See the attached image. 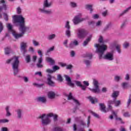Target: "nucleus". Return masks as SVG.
<instances>
[{
  "instance_id": "19",
  "label": "nucleus",
  "mask_w": 131,
  "mask_h": 131,
  "mask_svg": "<svg viewBox=\"0 0 131 131\" xmlns=\"http://www.w3.org/2000/svg\"><path fill=\"white\" fill-rule=\"evenodd\" d=\"M78 41H77V40H74L70 43L69 47L71 48V49H73V48H74V47H77V46H78Z\"/></svg>"
},
{
  "instance_id": "60",
  "label": "nucleus",
  "mask_w": 131,
  "mask_h": 131,
  "mask_svg": "<svg viewBox=\"0 0 131 131\" xmlns=\"http://www.w3.org/2000/svg\"><path fill=\"white\" fill-rule=\"evenodd\" d=\"M86 57L89 59H92V58H93V55L91 53L87 54Z\"/></svg>"
},
{
  "instance_id": "54",
  "label": "nucleus",
  "mask_w": 131,
  "mask_h": 131,
  "mask_svg": "<svg viewBox=\"0 0 131 131\" xmlns=\"http://www.w3.org/2000/svg\"><path fill=\"white\" fill-rule=\"evenodd\" d=\"M21 8L20 7H17V9H16V12H17V14H20L21 12Z\"/></svg>"
},
{
  "instance_id": "8",
  "label": "nucleus",
  "mask_w": 131,
  "mask_h": 131,
  "mask_svg": "<svg viewBox=\"0 0 131 131\" xmlns=\"http://www.w3.org/2000/svg\"><path fill=\"white\" fill-rule=\"evenodd\" d=\"M77 36L78 38H84L88 35V31L84 29L78 28L76 30Z\"/></svg>"
},
{
  "instance_id": "36",
  "label": "nucleus",
  "mask_w": 131,
  "mask_h": 131,
  "mask_svg": "<svg viewBox=\"0 0 131 131\" xmlns=\"http://www.w3.org/2000/svg\"><path fill=\"white\" fill-rule=\"evenodd\" d=\"M9 120L7 119H0V124H2V123H7L9 122Z\"/></svg>"
},
{
  "instance_id": "22",
  "label": "nucleus",
  "mask_w": 131,
  "mask_h": 131,
  "mask_svg": "<svg viewBox=\"0 0 131 131\" xmlns=\"http://www.w3.org/2000/svg\"><path fill=\"white\" fill-rule=\"evenodd\" d=\"M11 109V106L7 105L5 107V110L6 112V116L7 117H10L12 115V114H11V112H10V110Z\"/></svg>"
},
{
  "instance_id": "20",
  "label": "nucleus",
  "mask_w": 131,
  "mask_h": 131,
  "mask_svg": "<svg viewBox=\"0 0 131 131\" xmlns=\"http://www.w3.org/2000/svg\"><path fill=\"white\" fill-rule=\"evenodd\" d=\"M92 37H93V35L92 34L89 35L88 38L86 39V40L84 41L83 43V47H86V46H88V45L89 44V42L91 41V40L92 39Z\"/></svg>"
},
{
  "instance_id": "23",
  "label": "nucleus",
  "mask_w": 131,
  "mask_h": 131,
  "mask_svg": "<svg viewBox=\"0 0 131 131\" xmlns=\"http://www.w3.org/2000/svg\"><path fill=\"white\" fill-rule=\"evenodd\" d=\"M131 10V6L128 7L127 9L123 11L121 13L119 14V17H122L124 15H125L126 13H128V12Z\"/></svg>"
},
{
  "instance_id": "59",
  "label": "nucleus",
  "mask_w": 131,
  "mask_h": 131,
  "mask_svg": "<svg viewBox=\"0 0 131 131\" xmlns=\"http://www.w3.org/2000/svg\"><path fill=\"white\" fill-rule=\"evenodd\" d=\"M108 15V11L106 10L105 11L102 12V16L103 17H106Z\"/></svg>"
},
{
  "instance_id": "46",
  "label": "nucleus",
  "mask_w": 131,
  "mask_h": 131,
  "mask_svg": "<svg viewBox=\"0 0 131 131\" xmlns=\"http://www.w3.org/2000/svg\"><path fill=\"white\" fill-rule=\"evenodd\" d=\"M123 116H124V117H130V114H129L128 112H126L123 114Z\"/></svg>"
},
{
  "instance_id": "25",
  "label": "nucleus",
  "mask_w": 131,
  "mask_h": 131,
  "mask_svg": "<svg viewBox=\"0 0 131 131\" xmlns=\"http://www.w3.org/2000/svg\"><path fill=\"white\" fill-rule=\"evenodd\" d=\"M75 121L79 122V123L81 125H83V126H85V123L81 120V117H76L75 118Z\"/></svg>"
},
{
  "instance_id": "12",
  "label": "nucleus",
  "mask_w": 131,
  "mask_h": 131,
  "mask_svg": "<svg viewBox=\"0 0 131 131\" xmlns=\"http://www.w3.org/2000/svg\"><path fill=\"white\" fill-rule=\"evenodd\" d=\"M53 79H55V77H53L51 75H48L47 83L50 86L54 87L56 85Z\"/></svg>"
},
{
  "instance_id": "62",
  "label": "nucleus",
  "mask_w": 131,
  "mask_h": 131,
  "mask_svg": "<svg viewBox=\"0 0 131 131\" xmlns=\"http://www.w3.org/2000/svg\"><path fill=\"white\" fill-rule=\"evenodd\" d=\"M96 26H101L102 25V21L101 20H99L96 23Z\"/></svg>"
},
{
  "instance_id": "55",
  "label": "nucleus",
  "mask_w": 131,
  "mask_h": 131,
  "mask_svg": "<svg viewBox=\"0 0 131 131\" xmlns=\"http://www.w3.org/2000/svg\"><path fill=\"white\" fill-rule=\"evenodd\" d=\"M53 69L54 71H56L57 70H59V69H60V68L57 66H55L53 67Z\"/></svg>"
},
{
  "instance_id": "13",
  "label": "nucleus",
  "mask_w": 131,
  "mask_h": 131,
  "mask_svg": "<svg viewBox=\"0 0 131 131\" xmlns=\"http://www.w3.org/2000/svg\"><path fill=\"white\" fill-rule=\"evenodd\" d=\"M64 77L67 82L68 85H69V86H71V88H74V83H72L71 78H70V77L67 75H65Z\"/></svg>"
},
{
  "instance_id": "39",
  "label": "nucleus",
  "mask_w": 131,
  "mask_h": 131,
  "mask_svg": "<svg viewBox=\"0 0 131 131\" xmlns=\"http://www.w3.org/2000/svg\"><path fill=\"white\" fill-rule=\"evenodd\" d=\"M116 49L119 54H120V53H121V50H120V45H117L116 46Z\"/></svg>"
},
{
  "instance_id": "9",
  "label": "nucleus",
  "mask_w": 131,
  "mask_h": 131,
  "mask_svg": "<svg viewBox=\"0 0 131 131\" xmlns=\"http://www.w3.org/2000/svg\"><path fill=\"white\" fill-rule=\"evenodd\" d=\"M81 16V13H79L77 15L74 17V19H73V22L75 25H77V24H78L81 22H83V21H85V18L80 17Z\"/></svg>"
},
{
  "instance_id": "32",
  "label": "nucleus",
  "mask_w": 131,
  "mask_h": 131,
  "mask_svg": "<svg viewBox=\"0 0 131 131\" xmlns=\"http://www.w3.org/2000/svg\"><path fill=\"white\" fill-rule=\"evenodd\" d=\"M119 95V92L118 91H114L112 94L113 98H117L118 95Z\"/></svg>"
},
{
  "instance_id": "21",
  "label": "nucleus",
  "mask_w": 131,
  "mask_h": 131,
  "mask_svg": "<svg viewBox=\"0 0 131 131\" xmlns=\"http://www.w3.org/2000/svg\"><path fill=\"white\" fill-rule=\"evenodd\" d=\"M0 5H2V6H0V11H2L3 9L4 10H7V6L6 5V2L5 0L0 1Z\"/></svg>"
},
{
  "instance_id": "3",
  "label": "nucleus",
  "mask_w": 131,
  "mask_h": 131,
  "mask_svg": "<svg viewBox=\"0 0 131 131\" xmlns=\"http://www.w3.org/2000/svg\"><path fill=\"white\" fill-rule=\"evenodd\" d=\"M51 117H53L54 121L56 122L58 120V115L53 113L43 114L40 115V118L41 119V123L43 126H47V125L51 124V123L52 122Z\"/></svg>"
},
{
  "instance_id": "47",
  "label": "nucleus",
  "mask_w": 131,
  "mask_h": 131,
  "mask_svg": "<svg viewBox=\"0 0 131 131\" xmlns=\"http://www.w3.org/2000/svg\"><path fill=\"white\" fill-rule=\"evenodd\" d=\"M54 50H55V46H53L52 47L49 48L48 50H47V53H49L50 52H53V51H54Z\"/></svg>"
},
{
  "instance_id": "1",
  "label": "nucleus",
  "mask_w": 131,
  "mask_h": 131,
  "mask_svg": "<svg viewBox=\"0 0 131 131\" xmlns=\"http://www.w3.org/2000/svg\"><path fill=\"white\" fill-rule=\"evenodd\" d=\"M13 23L14 25H19V30L20 33H18L13 29V26L11 24H7L6 26L8 31L11 32L15 39H18L23 36L27 30H29V27L25 25V18L22 15H14L13 17Z\"/></svg>"
},
{
  "instance_id": "48",
  "label": "nucleus",
  "mask_w": 131,
  "mask_h": 131,
  "mask_svg": "<svg viewBox=\"0 0 131 131\" xmlns=\"http://www.w3.org/2000/svg\"><path fill=\"white\" fill-rule=\"evenodd\" d=\"M121 79H122V78L120 76H116L115 77V80L116 81H119Z\"/></svg>"
},
{
  "instance_id": "50",
  "label": "nucleus",
  "mask_w": 131,
  "mask_h": 131,
  "mask_svg": "<svg viewBox=\"0 0 131 131\" xmlns=\"http://www.w3.org/2000/svg\"><path fill=\"white\" fill-rule=\"evenodd\" d=\"M68 40H65L63 41V45L64 46V47H66V48H68Z\"/></svg>"
},
{
  "instance_id": "31",
  "label": "nucleus",
  "mask_w": 131,
  "mask_h": 131,
  "mask_svg": "<svg viewBox=\"0 0 131 131\" xmlns=\"http://www.w3.org/2000/svg\"><path fill=\"white\" fill-rule=\"evenodd\" d=\"M11 48H6L5 49V55H9V54L11 53Z\"/></svg>"
},
{
  "instance_id": "45",
  "label": "nucleus",
  "mask_w": 131,
  "mask_h": 131,
  "mask_svg": "<svg viewBox=\"0 0 131 131\" xmlns=\"http://www.w3.org/2000/svg\"><path fill=\"white\" fill-rule=\"evenodd\" d=\"M24 81L26 83L29 81V78L28 77L24 76L23 77Z\"/></svg>"
},
{
  "instance_id": "16",
  "label": "nucleus",
  "mask_w": 131,
  "mask_h": 131,
  "mask_svg": "<svg viewBox=\"0 0 131 131\" xmlns=\"http://www.w3.org/2000/svg\"><path fill=\"white\" fill-rule=\"evenodd\" d=\"M36 101L38 103L46 104L47 103V97L46 96H39L36 98Z\"/></svg>"
},
{
  "instance_id": "2",
  "label": "nucleus",
  "mask_w": 131,
  "mask_h": 131,
  "mask_svg": "<svg viewBox=\"0 0 131 131\" xmlns=\"http://www.w3.org/2000/svg\"><path fill=\"white\" fill-rule=\"evenodd\" d=\"M95 48H97L96 52L98 54L99 58L101 59H105L108 61H113L114 60V55L113 54V51L111 52H108L103 57L105 51L107 50V46L105 45H100L99 44H96L95 45Z\"/></svg>"
},
{
  "instance_id": "5",
  "label": "nucleus",
  "mask_w": 131,
  "mask_h": 131,
  "mask_svg": "<svg viewBox=\"0 0 131 131\" xmlns=\"http://www.w3.org/2000/svg\"><path fill=\"white\" fill-rule=\"evenodd\" d=\"M108 104L109 105L107 110H106V106H105V104H104V103L99 104L100 110L102 112L106 113V112H108L109 110H112V106L111 105L114 104L115 107H118L120 105H121V101L117 100L116 99L114 100H109Z\"/></svg>"
},
{
  "instance_id": "53",
  "label": "nucleus",
  "mask_w": 131,
  "mask_h": 131,
  "mask_svg": "<svg viewBox=\"0 0 131 131\" xmlns=\"http://www.w3.org/2000/svg\"><path fill=\"white\" fill-rule=\"evenodd\" d=\"M131 103V99L130 97L129 98L127 102V108H128L129 107V104Z\"/></svg>"
},
{
  "instance_id": "52",
  "label": "nucleus",
  "mask_w": 131,
  "mask_h": 131,
  "mask_svg": "<svg viewBox=\"0 0 131 131\" xmlns=\"http://www.w3.org/2000/svg\"><path fill=\"white\" fill-rule=\"evenodd\" d=\"M29 52H31V53H34V48L32 47H29Z\"/></svg>"
},
{
  "instance_id": "27",
  "label": "nucleus",
  "mask_w": 131,
  "mask_h": 131,
  "mask_svg": "<svg viewBox=\"0 0 131 131\" xmlns=\"http://www.w3.org/2000/svg\"><path fill=\"white\" fill-rule=\"evenodd\" d=\"M46 61L50 63V65H54L55 64V60L51 57H46Z\"/></svg>"
},
{
  "instance_id": "57",
  "label": "nucleus",
  "mask_w": 131,
  "mask_h": 131,
  "mask_svg": "<svg viewBox=\"0 0 131 131\" xmlns=\"http://www.w3.org/2000/svg\"><path fill=\"white\" fill-rule=\"evenodd\" d=\"M93 19H99V15L98 14H93L92 16Z\"/></svg>"
},
{
  "instance_id": "33",
  "label": "nucleus",
  "mask_w": 131,
  "mask_h": 131,
  "mask_svg": "<svg viewBox=\"0 0 131 131\" xmlns=\"http://www.w3.org/2000/svg\"><path fill=\"white\" fill-rule=\"evenodd\" d=\"M126 24H127V19H125L122 24L121 25V28H124V27H125V26H126Z\"/></svg>"
},
{
  "instance_id": "24",
  "label": "nucleus",
  "mask_w": 131,
  "mask_h": 131,
  "mask_svg": "<svg viewBox=\"0 0 131 131\" xmlns=\"http://www.w3.org/2000/svg\"><path fill=\"white\" fill-rule=\"evenodd\" d=\"M56 93L53 91H50L48 93V96L49 99H55Z\"/></svg>"
},
{
  "instance_id": "28",
  "label": "nucleus",
  "mask_w": 131,
  "mask_h": 131,
  "mask_svg": "<svg viewBox=\"0 0 131 131\" xmlns=\"http://www.w3.org/2000/svg\"><path fill=\"white\" fill-rule=\"evenodd\" d=\"M85 8L86 10H89L90 11V13H92L93 12V5H86L85 6Z\"/></svg>"
},
{
  "instance_id": "17",
  "label": "nucleus",
  "mask_w": 131,
  "mask_h": 131,
  "mask_svg": "<svg viewBox=\"0 0 131 131\" xmlns=\"http://www.w3.org/2000/svg\"><path fill=\"white\" fill-rule=\"evenodd\" d=\"M68 99V100H72L73 102H74V103H76V105H77V106H79L80 105V103H79L78 100L75 99L74 97L72 96V93H71L69 94Z\"/></svg>"
},
{
  "instance_id": "15",
  "label": "nucleus",
  "mask_w": 131,
  "mask_h": 131,
  "mask_svg": "<svg viewBox=\"0 0 131 131\" xmlns=\"http://www.w3.org/2000/svg\"><path fill=\"white\" fill-rule=\"evenodd\" d=\"M16 113V118L17 119H22L23 118V110L17 109L15 111Z\"/></svg>"
},
{
  "instance_id": "18",
  "label": "nucleus",
  "mask_w": 131,
  "mask_h": 131,
  "mask_svg": "<svg viewBox=\"0 0 131 131\" xmlns=\"http://www.w3.org/2000/svg\"><path fill=\"white\" fill-rule=\"evenodd\" d=\"M74 82H75V83H76V85H77V86H79L80 88H81V89L83 91H85L86 87L85 86L81 84V82H80L79 81L75 80Z\"/></svg>"
},
{
  "instance_id": "56",
  "label": "nucleus",
  "mask_w": 131,
  "mask_h": 131,
  "mask_svg": "<svg viewBox=\"0 0 131 131\" xmlns=\"http://www.w3.org/2000/svg\"><path fill=\"white\" fill-rule=\"evenodd\" d=\"M4 29V26H3V23L2 22H0V33L3 31V30Z\"/></svg>"
},
{
  "instance_id": "42",
  "label": "nucleus",
  "mask_w": 131,
  "mask_h": 131,
  "mask_svg": "<svg viewBox=\"0 0 131 131\" xmlns=\"http://www.w3.org/2000/svg\"><path fill=\"white\" fill-rule=\"evenodd\" d=\"M84 62L85 64V65H86V66L88 67L91 65V61L90 60H85L84 61Z\"/></svg>"
},
{
  "instance_id": "30",
  "label": "nucleus",
  "mask_w": 131,
  "mask_h": 131,
  "mask_svg": "<svg viewBox=\"0 0 131 131\" xmlns=\"http://www.w3.org/2000/svg\"><path fill=\"white\" fill-rule=\"evenodd\" d=\"M56 37V34H52L48 35L47 39L48 40H52V39H54Z\"/></svg>"
},
{
  "instance_id": "44",
  "label": "nucleus",
  "mask_w": 131,
  "mask_h": 131,
  "mask_svg": "<svg viewBox=\"0 0 131 131\" xmlns=\"http://www.w3.org/2000/svg\"><path fill=\"white\" fill-rule=\"evenodd\" d=\"M33 85L37 86V88H41V86H42V85H43V84H38L36 83H33Z\"/></svg>"
},
{
  "instance_id": "29",
  "label": "nucleus",
  "mask_w": 131,
  "mask_h": 131,
  "mask_svg": "<svg viewBox=\"0 0 131 131\" xmlns=\"http://www.w3.org/2000/svg\"><path fill=\"white\" fill-rule=\"evenodd\" d=\"M112 27V23L111 22L108 23L104 28V30H109Z\"/></svg>"
},
{
  "instance_id": "40",
  "label": "nucleus",
  "mask_w": 131,
  "mask_h": 131,
  "mask_svg": "<svg viewBox=\"0 0 131 131\" xmlns=\"http://www.w3.org/2000/svg\"><path fill=\"white\" fill-rule=\"evenodd\" d=\"M123 47H124V49H127V48H128V47H129V43L128 42H125L123 44Z\"/></svg>"
},
{
  "instance_id": "61",
  "label": "nucleus",
  "mask_w": 131,
  "mask_h": 131,
  "mask_svg": "<svg viewBox=\"0 0 131 131\" xmlns=\"http://www.w3.org/2000/svg\"><path fill=\"white\" fill-rule=\"evenodd\" d=\"M4 16L6 21H8L9 20V18H8V14H7V13H4Z\"/></svg>"
},
{
  "instance_id": "35",
  "label": "nucleus",
  "mask_w": 131,
  "mask_h": 131,
  "mask_svg": "<svg viewBox=\"0 0 131 131\" xmlns=\"http://www.w3.org/2000/svg\"><path fill=\"white\" fill-rule=\"evenodd\" d=\"M70 6L71 8H76L77 7V4L75 2H71L70 3Z\"/></svg>"
},
{
  "instance_id": "26",
  "label": "nucleus",
  "mask_w": 131,
  "mask_h": 131,
  "mask_svg": "<svg viewBox=\"0 0 131 131\" xmlns=\"http://www.w3.org/2000/svg\"><path fill=\"white\" fill-rule=\"evenodd\" d=\"M88 99H90V102H91L92 104H95V103L98 102V99L96 98L92 97V96H89Z\"/></svg>"
},
{
  "instance_id": "41",
  "label": "nucleus",
  "mask_w": 131,
  "mask_h": 131,
  "mask_svg": "<svg viewBox=\"0 0 131 131\" xmlns=\"http://www.w3.org/2000/svg\"><path fill=\"white\" fill-rule=\"evenodd\" d=\"M127 85H128V83L127 82H124L122 83V86L123 89H126Z\"/></svg>"
},
{
  "instance_id": "14",
  "label": "nucleus",
  "mask_w": 131,
  "mask_h": 131,
  "mask_svg": "<svg viewBox=\"0 0 131 131\" xmlns=\"http://www.w3.org/2000/svg\"><path fill=\"white\" fill-rule=\"evenodd\" d=\"M26 48H27V42H21L20 43V51L23 53L24 55H25L27 50H26Z\"/></svg>"
},
{
  "instance_id": "38",
  "label": "nucleus",
  "mask_w": 131,
  "mask_h": 131,
  "mask_svg": "<svg viewBox=\"0 0 131 131\" xmlns=\"http://www.w3.org/2000/svg\"><path fill=\"white\" fill-rule=\"evenodd\" d=\"M53 131H63V129L60 127H55L53 128Z\"/></svg>"
},
{
  "instance_id": "49",
  "label": "nucleus",
  "mask_w": 131,
  "mask_h": 131,
  "mask_svg": "<svg viewBox=\"0 0 131 131\" xmlns=\"http://www.w3.org/2000/svg\"><path fill=\"white\" fill-rule=\"evenodd\" d=\"M91 114L94 116V117H96V118H99V115L97 114L96 113H94V112H91Z\"/></svg>"
},
{
  "instance_id": "7",
  "label": "nucleus",
  "mask_w": 131,
  "mask_h": 131,
  "mask_svg": "<svg viewBox=\"0 0 131 131\" xmlns=\"http://www.w3.org/2000/svg\"><path fill=\"white\" fill-rule=\"evenodd\" d=\"M93 84L94 88H89V90L92 93H94V94H99V93H100L101 92V90L99 88V81H98V80H97V79H93Z\"/></svg>"
},
{
  "instance_id": "64",
  "label": "nucleus",
  "mask_w": 131,
  "mask_h": 131,
  "mask_svg": "<svg viewBox=\"0 0 131 131\" xmlns=\"http://www.w3.org/2000/svg\"><path fill=\"white\" fill-rule=\"evenodd\" d=\"M120 131H126V130L125 129V128H124V127L121 126L120 128Z\"/></svg>"
},
{
  "instance_id": "63",
  "label": "nucleus",
  "mask_w": 131,
  "mask_h": 131,
  "mask_svg": "<svg viewBox=\"0 0 131 131\" xmlns=\"http://www.w3.org/2000/svg\"><path fill=\"white\" fill-rule=\"evenodd\" d=\"M125 79V80H129V75L128 74H126Z\"/></svg>"
},
{
  "instance_id": "6",
  "label": "nucleus",
  "mask_w": 131,
  "mask_h": 131,
  "mask_svg": "<svg viewBox=\"0 0 131 131\" xmlns=\"http://www.w3.org/2000/svg\"><path fill=\"white\" fill-rule=\"evenodd\" d=\"M52 5H53V3L49 2V0H45L43 4V7L39 8L38 9L39 12L42 14H47L48 15L52 14L51 9L47 10V8H51V7H52Z\"/></svg>"
},
{
  "instance_id": "4",
  "label": "nucleus",
  "mask_w": 131,
  "mask_h": 131,
  "mask_svg": "<svg viewBox=\"0 0 131 131\" xmlns=\"http://www.w3.org/2000/svg\"><path fill=\"white\" fill-rule=\"evenodd\" d=\"M6 63L7 64H12L13 74L14 75H17L19 72V64H20L19 57L14 56L10 59H7Z\"/></svg>"
},
{
  "instance_id": "51",
  "label": "nucleus",
  "mask_w": 131,
  "mask_h": 131,
  "mask_svg": "<svg viewBox=\"0 0 131 131\" xmlns=\"http://www.w3.org/2000/svg\"><path fill=\"white\" fill-rule=\"evenodd\" d=\"M83 83L84 85V86H86H86H89V85H90V83H89V81H84L83 82Z\"/></svg>"
},
{
  "instance_id": "10",
  "label": "nucleus",
  "mask_w": 131,
  "mask_h": 131,
  "mask_svg": "<svg viewBox=\"0 0 131 131\" xmlns=\"http://www.w3.org/2000/svg\"><path fill=\"white\" fill-rule=\"evenodd\" d=\"M64 28L66 29V35L68 37H70V36H71V31L70 30L71 27L70 26L69 21H67L66 22Z\"/></svg>"
},
{
  "instance_id": "11",
  "label": "nucleus",
  "mask_w": 131,
  "mask_h": 131,
  "mask_svg": "<svg viewBox=\"0 0 131 131\" xmlns=\"http://www.w3.org/2000/svg\"><path fill=\"white\" fill-rule=\"evenodd\" d=\"M38 54L40 56V57L38 59L37 63L36 64L38 68H42V53H41V50H39L37 51Z\"/></svg>"
},
{
  "instance_id": "37",
  "label": "nucleus",
  "mask_w": 131,
  "mask_h": 131,
  "mask_svg": "<svg viewBox=\"0 0 131 131\" xmlns=\"http://www.w3.org/2000/svg\"><path fill=\"white\" fill-rule=\"evenodd\" d=\"M32 42L34 47H38L39 46V42L35 40H33Z\"/></svg>"
},
{
  "instance_id": "58",
  "label": "nucleus",
  "mask_w": 131,
  "mask_h": 131,
  "mask_svg": "<svg viewBox=\"0 0 131 131\" xmlns=\"http://www.w3.org/2000/svg\"><path fill=\"white\" fill-rule=\"evenodd\" d=\"M46 72L48 73H54V71L53 70H51L50 69H48L46 70Z\"/></svg>"
},
{
  "instance_id": "34",
  "label": "nucleus",
  "mask_w": 131,
  "mask_h": 131,
  "mask_svg": "<svg viewBox=\"0 0 131 131\" xmlns=\"http://www.w3.org/2000/svg\"><path fill=\"white\" fill-rule=\"evenodd\" d=\"M25 60L27 62V63L30 62V61H31V57L30 55H27L25 57Z\"/></svg>"
},
{
  "instance_id": "43",
  "label": "nucleus",
  "mask_w": 131,
  "mask_h": 131,
  "mask_svg": "<svg viewBox=\"0 0 131 131\" xmlns=\"http://www.w3.org/2000/svg\"><path fill=\"white\" fill-rule=\"evenodd\" d=\"M57 80H59V81H63V78H62V76H61V75H57Z\"/></svg>"
}]
</instances>
